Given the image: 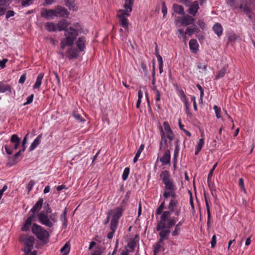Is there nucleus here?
I'll return each instance as SVG.
<instances>
[{"label": "nucleus", "mask_w": 255, "mask_h": 255, "mask_svg": "<svg viewBox=\"0 0 255 255\" xmlns=\"http://www.w3.org/2000/svg\"><path fill=\"white\" fill-rule=\"evenodd\" d=\"M179 151V146L178 145V140H177L176 144H175V148L174 149V156H178Z\"/></svg>", "instance_id": "nucleus-52"}, {"label": "nucleus", "mask_w": 255, "mask_h": 255, "mask_svg": "<svg viewBox=\"0 0 255 255\" xmlns=\"http://www.w3.org/2000/svg\"><path fill=\"white\" fill-rule=\"evenodd\" d=\"M163 125L164 128V130L166 131L167 133L172 131L169 126V125L167 122H164Z\"/></svg>", "instance_id": "nucleus-46"}, {"label": "nucleus", "mask_w": 255, "mask_h": 255, "mask_svg": "<svg viewBox=\"0 0 255 255\" xmlns=\"http://www.w3.org/2000/svg\"><path fill=\"white\" fill-rule=\"evenodd\" d=\"M160 232L159 233V235L160 237V242H161L165 240H168L169 238V235L170 233V231L169 229L165 230L162 229L160 230Z\"/></svg>", "instance_id": "nucleus-20"}, {"label": "nucleus", "mask_w": 255, "mask_h": 255, "mask_svg": "<svg viewBox=\"0 0 255 255\" xmlns=\"http://www.w3.org/2000/svg\"><path fill=\"white\" fill-rule=\"evenodd\" d=\"M200 31L199 29L195 25L192 27H187L185 31V34H188L189 36L192 35L194 33H198Z\"/></svg>", "instance_id": "nucleus-27"}, {"label": "nucleus", "mask_w": 255, "mask_h": 255, "mask_svg": "<svg viewBox=\"0 0 255 255\" xmlns=\"http://www.w3.org/2000/svg\"><path fill=\"white\" fill-rule=\"evenodd\" d=\"M133 4V0H126V2L124 5L125 9H124V11L128 13H130L132 11V6Z\"/></svg>", "instance_id": "nucleus-23"}, {"label": "nucleus", "mask_w": 255, "mask_h": 255, "mask_svg": "<svg viewBox=\"0 0 255 255\" xmlns=\"http://www.w3.org/2000/svg\"><path fill=\"white\" fill-rule=\"evenodd\" d=\"M118 17L119 18L120 24L125 29L128 27V22L127 17L129 16L130 13L124 11V9H120L118 11Z\"/></svg>", "instance_id": "nucleus-11"}, {"label": "nucleus", "mask_w": 255, "mask_h": 255, "mask_svg": "<svg viewBox=\"0 0 255 255\" xmlns=\"http://www.w3.org/2000/svg\"><path fill=\"white\" fill-rule=\"evenodd\" d=\"M197 67L199 69H201L204 71H205L207 70V66L202 64L201 63H199L198 64Z\"/></svg>", "instance_id": "nucleus-57"}, {"label": "nucleus", "mask_w": 255, "mask_h": 255, "mask_svg": "<svg viewBox=\"0 0 255 255\" xmlns=\"http://www.w3.org/2000/svg\"><path fill=\"white\" fill-rule=\"evenodd\" d=\"M144 146L143 144H141L140 145V146H139L137 151L136 152V154H135V156H134V157L133 158V163H135L137 161V160L138 157H139L141 152L143 150Z\"/></svg>", "instance_id": "nucleus-36"}, {"label": "nucleus", "mask_w": 255, "mask_h": 255, "mask_svg": "<svg viewBox=\"0 0 255 255\" xmlns=\"http://www.w3.org/2000/svg\"><path fill=\"white\" fill-rule=\"evenodd\" d=\"M45 27L49 31H55L56 30V25L52 22H47Z\"/></svg>", "instance_id": "nucleus-37"}, {"label": "nucleus", "mask_w": 255, "mask_h": 255, "mask_svg": "<svg viewBox=\"0 0 255 255\" xmlns=\"http://www.w3.org/2000/svg\"><path fill=\"white\" fill-rule=\"evenodd\" d=\"M239 185L240 186L242 190H243L245 193L246 192V190L245 187L244 186V179L243 178H240L239 181Z\"/></svg>", "instance_id": "nucleus-47"}, {"label": "nucleus", "mask_w": 255, "mask_h": 255, "mask_svg": "<svg viewBox=\"0 0 255 255\" xmlns=\"http://www.w3.org/2000/svg\"><path fill=\"white\" fill-rule=\"evenodd\" d=\"M170 214L169 212H163L160 217V220L156 227V230L159 231L162 229L168 228L169 230L176 224V221L173 218H170Z\"/></svg>", "instance_id": "nucleus-4"}, {"label": "nucleus", "mask_w": 255, "mask_h": 255, "mask_svg": "<svg viewBox=\"0 0 255 255\" xmlns=\"http://www.w3.org/2000/svg\"><path fill=\"white\" fill-rule=\"evenodd\" d=\"M55 16L67 18L68 17L69 12L66 8L60 5L56 6L55 8Z\"/></svg>", "instance_id": "nucleus-12"}, {"label": "nucleus", "mask_w": 255, "mask_h": 255, "mask_svg": "<svg viewBox=\"0 0 255 255\" xmlns=\"http://www.w3.org/2000/svg\"><path fill=\"white\" fill-rule=\"evenodd\" d=\"M128 254L129 251L127 247H125V248L121 251L120 255H128Z\"/></svg>", "instance_id": "nucleus-59"}, {"label": "nucleus", "mask_w": 255, "mask_h": 255, "mask_svg": "<svg viewBox=\"0 0 255 255\" xmlns=\"http://www.w3.org/2000/svg\"><path fill=\"white\" fill-rule=\"evenodd\" d=\"M20 239L24 245V248L22 249V251H27V252H31L34 246V238L32 236L23 235L21 236Z\"/></svg>", "instance_id": "nucleus-9"}, {"label": "nucleus", "mask_w": 255, "mask_h": 255, "mask_svg": "<svg viewBox=\"0 0 255 255\" xmlns=\"http://www.w3.org/2000/svg\"><path fill=\"white\" fill-rule=\"evenodd\" d=\"M35 217L36 215L34 214H32L31 215L28 217L26 219L25 223L23 224L21 230L23 232H27L29 231L30 226L31 225V223L32 221H34Z\"/></svg>", "instance_id": "nucleus-13"}, {"label": "nucleus", "mask_w": 255, "mask_h": 255, "mask_svg": "<svg viewBox=\"0 0 255 255\" xmlns=\"http://www.w3.org/2000/svg\"><path fill=\"white\" fill-rule=\"evenodd\" d=\"M26 80V76L25 74H22L19 80V83L22 84Z\"/></svg>", "instance_id": "nucleus-64"}, {"label": "nucleus", "mask_w": 255, "mask_h": 255, "mask_svg": "<svg viewBox=\"0 0 255 255\" xmlns=\"http://www.w3.org/2000/svg\"><path fill=\"white\" fill-rule=\"evenodd\" d=\"M178 207L179 206L178 201L175 199H172L170 201L168 206V209L169 211H167V212H169V214H171V213L173 212L175 209H177Z\"/></svg>", "instance_id": "nucleus-18"}, {"label": "nucleus", "mask_w": 255, "mask_h": 255, "mask_svg": "<svg viewBox=\"0 0 255 255\" xmlns=\"http://www.w3.org/2000/svg\"><path fill=\"white\" fill-rule=\"evenodd\" d=\"M206 209H207V216H208L207 226L209 227L210 225V222H211V212H210V210L209 204L206 205Z\"/></svg>", "instance_id": "nucleus-38"}, {"label": "nucleus", "mask_w": 255, "mask_h": 255, "mask_svg": "<svg viewBox=\"0 0 255 255\" xmlns=\"http://www.w3.org/2000/svg\"><path fill=\"white\" fill-rule=\"evenodd\" d=\"M160 161L162 165L169 164L170 161V151L169 149L165 150L163 156L160 158Z\"/></svg>", "instance_id": "nucleus-15"}, {"label": "nucleus", "mask_w": 255, "mask_h": 255, "mask_svg": "<svg viewBox=\"0 0 255 255\" xmlns=\"http://www.w3.org/2000/svg\"><path fill=\"white\" fill-rule=\"evenodd\" d=\"M204 144V138H201L199 139L198 142L197 143L196 146V149L195 151V154L196 155H198L199 152L201 150L203 145Z\"/></svg>", "instance_id": "nucleus-31"}, {"label": "nucleus", "mask_w": 255, "mask_h": 255, "mask_svg": "<svg viewBox=\"0 0 255 255\" xmlns=\"http://www.w3.org/2000/svg\"><path fill=\"white\" fill-rule=\"evenodd\" d=\"M70 250V246L69 243H66L64 246L61 249L60 252L63 254H66L67 255Z\"/></svg>", "instance_id": "nucleus-35"}, {"label": "nucleus", "mask_w": 255, "mask_h": 255, "mask_svg": "<svg viewBox=\"0 0 255 255\" xmlns=\"http://www.w3.org/2000/svg\"><path fill=\"white\" fill-rule=\"evenodd\" d=\"M33 97H34L33 94H31V95L28 96L27 98V101H26V102L24 103L23 105H26L30 104L33 101Z\"/></svg>", "instance_id": "nucleus-53"}, {"label": "nucleus", "mask_w": 255, "mask_h": 255, "mask_svg": "<svg viewBox=\"0 0 255 255\" xmlns=\"http://www.w3.org/2000/svg\"><path fill=\"white\" fill-rule=\"evenodd\" d=\"M190 50L194 53H196L198 50V44L197 40L194 39H192L189 42Z\"/></svg>", "instance_id": "nucleus-24"}, {"label": "nucleus", "mask_w": 255, "mask_h": 255, "mask_svg": "<svg viewBox=\"0 0 255 255\" xmlns=\"http://www.w3.org/2000/svg\"><path fill=\"white\" fill-rule=\"evenodd\" d=\"M34 0H22L21 1V5L22 7L29 6L32 4Z\"/></svg>", "instance_id": "nucleus-44"}, {"label": "nucleus", "mask_w": 255, "mask_h": 255, "mask_svg": "<svg viewBox=\"0 0 255 255\" xmlns=\"http://www.w3.org/2000/svg\"><path fill=\"white\" fill-rule=\"evenodd\" d=\"M178 2L182 3L186 6L189 7L187 12L191 15L194 16L197 13L199 9L200 8L199 2L197 0H195L191 2L192 0H177ZM200 4L202 5L206 2V0H200Z\"/></svg>", "instance_id": "nucleus-5"}, {"label": "nucleus", "mask_w": 255, "mask_h": 255, "mask_svg": "<svg viewBox=\"0 0 255 255\" xmlns=\"http://www.w3.org/2000/svg\"><path fill=\"white\" fill-rule=\"evenodd\" d=\"M43 77H44L43 73H41L39 74V75H38V76L37 77L36 82H35L34 85H33V89H38L40 87V86L41 85V83H42V80Z\"/></svg>", "instance_id": "nucleus-29"}, {"label": "nucleus", "mask_w": 255, "mask_h": 255, "mask_svg": "<svg viewBox=\"0 0 255 255\" xmlns=\"http://www.w3.org/2000/svg\"><path fill=\"white\" fill-rule=\"evenodd\" d=\"M43 202V199L40 198L38 199L35 204L34 205L33 208L30 210V212L34 214L35 213H38L41 209Z\"/></svg>", "instance_id": "nucleus-17"}, {"label": "nucleus", "mask_w": 255, "mask_h": 255, "mask_svg": "<svg viewBox=\"0 0 255 255\" xmlns=\"http://www.w3.org/2000/svg\"><path fill=\"white\" fill-rule=\"evenodd\" d=\"M163 141L164 142V143L165 144V145L167 146V140L165 137L164 133L163 132H162V135H161V141L160 143V145L162 144Z\"/></svg>", "instance_id": "nucleus-58"}, {"label": "nucleus", "mask_w": 255, "mask_h": 255, "mask_svg": "<svg viewBox=\"0 0 255 255\" xmlns=\"http://www.w3.org/2000/svg\"><path fill=\"white\" fill-rule=\"evenodd\" d=\"M67 53L70 59L77 58L78 57V50L76 48H70L68 49Z\"/></svg>", "instance_id": "nucleus-22"}, {"label": "nucleus", "mask_w": 255, "mask_h": 255, "mask_svg": "<svg viewBox=\"0 0 255 255\" xmlns=\"http://www.w3.org/2000/svg\"><path fill=\"white\" fill-rule=\"evenodd\" d=\"M216 244V237L215 235H213L211 240V248H214Z\"/></svg>", "instance_id": "nucleus-55"}, {"label": "nucleus", "mask_w": 255, "mask_h": 255, "mask_svg": "<svg viewBox=\"0 0 255 255\" xmlns=\"http://www.w3.org/2000/svg\"><path fill=\"white\" fill-rule=\"evenodd\" d=\"M164 204H165V202L164 201H163L161 204L160 205H159V206L158 207V208L156 209V215H160L161 214V213L162 214V211L164 209Z\"/></svg>", "instance_id": "nucleus-41"}, {"label": "nucleus", "mask_w": 255, "mask_h": 255, "mask_svg": "<svg viewBox=\"0 0 255 255\" xmlns=\"http://www.w3.org/2000/svg\"><path fill=\"white\" fill-rule=\"evenodd\" d=\"M162 12L163 14V17H165L167 13V8L165 1H163L162 3Z\"/></svg>", "instance_id": "nucleus-48"}, {"label": "nucleus", "mask_w": 255, "mask_h": 255, "mask_svg": "<svg viewBox=\"0 0 255 255\" xmlns=\"http://www.w3.org/2000/svg\"><path fill=\"white\" fill-rule=\"evenodd\" d=\"M86 38L84 36L79 37L76 42V46L80 52L84 51L86 48Z\"/></svg>", "instance_id": "nucleus-14"}, {"label": "nucleus", "mask_w": 255, "mask_h": 255, "mask_svg": "<svg viewBox=\"0 0 255 255\" xmlns=\"http://www.w3.org/2000/svg\"><path fill=\"white\" fill-rule=\"evenodd\" d=\"M197 24L200 26V27L202 29L204 28L205 24L203 20H198Z\"/></svg>", "instance_id": "nucleus-63"}, {"label": "nucleus", "mask_w": 255, "mask_h": 255, "mask_svg": "<svg viewBox=\"0 0 255 255\" xmlns=\"http://www.w3.org/2000/svg\"><path fill=\"white\" fill-rule=\"evenodd\" d=\"M160 176L162 180V182L165 185L164 188L165 190L170 191L176 190V186L174 184L172 180L171 179V176L168 171H163Z\"/></svg>", "instance_id": "nucleus-8"}, {"label": "nucleus", "mask_w": 255, "mask_h": 255, "mask_svg": "<svg viewBox=\"0 0 255 255\" xmlns=\"http://www.w3.org/2000/svg\"><path fill=\"white\" fill-rule=\"evenodd\" d=\"M73 115L77 121H79V122H84V120L79 114H76V113H73Z\"/></svg>", "instance_id": "nucleus-54"}, {"label": "nucleus", "mask_w": 255, "mask_h": 255, "mask_svg": "<svg viewBox=\"0 0 255 255\" xmlns=\"http://www.w3.org/2000/svg\"><path fill=\"white\" fill-rule=\"evenodd\" d=\"M180 93L181 100L183 101V102L184 103V105H188V98H187V96L185 95V94H184L183 91L181 90Z\"/></svg>", "instance_id": "nucleus-40"}, {"label": "nucleus", "mask_w": 255, "mask_h": 255, "mask_svg": "<svg viewBox=\"0 0 255 255\" xmlns=\"http://www.w3.org/2000/svg\"><path fill=\"white\" fill-rule=\"evenodd\" d=\"M31 231L38 239L45 243L47 242L49 234L42 227L34 223L32 225Z\"/></svg>", "instance_id": "nucleus-7"}, {"label": "nucleus", "mask_w": 255, "mask_h": 255, "mask_svg": "<svg viewBox=\"0 0 255 255\" xmlns=\"http://www.w3.org/2000/svg\"><path fill=\"white\" fill-rule=\"evenodd\" d=\"M164 243L163 241L161 242H160V240L158 241L156 243V245L154 246V255H156L157 253H159L160 251V249L161 248H163Z\"/></svg>", "instance_id": "nucleus-33"}, {"label": "nucleus", "mask_w": 255, "mask_h": 255, "mask_svg": "<svg viewBox=\"0 0 255 255\" xmlns=\"http://www.w3.org/2000/svg\"><path fill=\"white\" fill-rule=\"evenodd\" d=\"M181 228L175 226L174 230L172 232L173 236H177L180 234Z\"/></svg>", "instance_id": "nucleus-45"}, {"label": "nucleus", "mask_w": 255, "mask_h": 255, "mask_svg": "<svg viewBox=\"0 0 255 255\" xmlns=\"http://www.w3.org/2000/svg\"><path fill=\"white\" fill-rule=\"evenodd\" d=\"M115 211H116L113 212V211L112 210H110L108 212V213H107V217L106 220L104 223V225H107L109 222L110 219L111 215L112 213H114V212Z\"/></svg>", "instance_id": "nucleus-50"}, {"label": "nucleus", "mask_w": 255, "mask_h": 255, "mask_svg": "<svg viewBox=\"0 0 255 255\" xmlns=\"http://www.w3.org/2000/svg\"><path fill=\"white\" fill-rule=\"evenodd\" d=\"M14 12L13 10H8L7 11L5 18L6 19L9 18V17L13 16L14 15Z\"/></svg>", "instance_id": "nucleus-56"}, {"label": "nucleus", "mask_w": 255, "mask_h": 255, "mask_svg": "<svg viewBox=\"0 0 255 255\" xmlns=\"http://www.w3.org/2000/svg\"><path fill=\"white\" fill-rule=\"evenodd\" d=\"M21 154V151H18L17 152H16L13 157V161L14 162V163L17 162V161L16 160V158L20 156Z\"/></svg>", "instance_id": "nucleus-61"}, {"label": "nucleus", "mask_w": 255, "mask_h": 255, "mask_svg": "<svg viewBox=\"0 0 255 255\" xmlns=\"http://www.w3.org/2000/svg\"><path fill=\"white\" fill-rule=\"evenodd\" d=\"M11 89L10 85L3 82H0V93L7 92L10 94L11 93Z\"/></svg>", "instance_id": "nucleus-19"}, {"label": "nucleus", "mask_w": 255, "mask_h": 255, "mask_svg": "<svg viewBox=\"0 0 255 255\" xmlns=\"http://www.w3.org/2000/svg\"><path fill=\"white\" fill-rule=\"evenodd\" d=\"M79 34V30L73 27H70L65 30V38L61 40V47L64 49L66 46H71L73 44L74 40Z\"/></svg>", "instance_id": "nucleus-2"}, {"label": "nucleus", "mask_w": 255, "mask_h": 255, "mask_svg": "<svg viewBox=\"0 0 255 255\" xmlns=\"http://www.w3.org/2000/svg\"><path fill=\"white\" fill-rule=\"evenodd\" d=\"M68 23L65 19H62L61 20L59 21L57 24V29L60 31L62 30L65 31V30H66V29L68 28Z\"/></svg>", "instance_id": "nucleus-21"}, {"label": "nucleus", "mask_w": 255, "mask_h": 255, "mask_svg": "<svg viewBox=\"0 0 255 255\" xmlns=\"http://www.w3.org/2000/svg\"><path fill=\"white\" fill-rule=\"evenodd\" d=\"M42 137L41 134H39L33 141V142L31 143L30 147L29 150H33L37 145H38L40 142L41 138Z\"/></svg>", "instance_id": "nucleus-30"}, {"label": "nucleus", "mask_w": 255, "mask_h": 255, "mask_svg": "<svg viewBox=\"0 0 255 255\" xmlns=\"http://www.w3.org/2000/svg\"><path fill=\"white\" fill-rule=\"evenodd\" d=\"M35 184V182L34 180H31L29 182V183L27 185V189L28 190V192H29L31 190Z\"/></svg>", "instance_id": "nucleus-51"}, {"label": "nucleus", "mask_w": 255, "mask_h": 255, "mask_svg": "<svg viewBox=\"0 0 255 255\" xmlns=\"http://www.w3.org/2000/svg\"><path fill=\"white\" fill-rule=\"evenodd\" d=\"M42 15L46 18H52L55 16V10L53 9H45L42 12Z\"/></svg>", "instance_id": "nucleus-26"}, {"label": "nucleus", "mask_w": 255, "mask_h": 255, "mask_svg": "<svg viewBox=\"0 0 255 255\" xmlns=\"http://www.w3.org/2000/svg\"><path fill=\"white\" fill-rule=\"evenodd\" d=\"M195 19L192 16L187 14L185 15L181 20V24L182 25H188L194 23Z\"/></svg>", "instance_id": "nucleus-16"}, {"label": "nucleus", "mask_w": 255, "mask_h": 255, "mask_svg": "<svg viewBox=\"0 0 255 255\" xmlns=\"http://www.w3.org/2000/svg\"><path fill=\"white\" fill-rule=\"evenodd\" d=\"M136 243L135 240H132L128 244V247L131 249L130 252H133L136 247Z\"/></svg>", "instance_id": "nucleus-42"}, {"label": "nucleus", "mask_w": 255, "mask_h": 255, "mask_svg": "<svg viewBox=\"0 0 255 255\" xmlns=\"http://www.w3.org/2000/svg\"><path fill=\"white\" fill-rule=\"evenodd\" d=\"M47 209L44 212H39L37 215L39 222L42 225L51 228L54 223L57 221V213H51L52 210L49 207L48 204H47Z\"/></svg>", "instance_id": "nucleus-1"}, {"label": "nucleus", "mask_w": 255, "mask_h": 255, "mask_svg": "<svg viewBox=\"0 0 255 255\" xmlns=\"http://www.w3.org/2000/svg\"><path fill=\"white\" fill-rule=\"evenodd\" d=\"M213 109L215 110L216 116L218 119L220 118L221 117L220 112V108H219L217 105H214Z\"/></svg>", "instance_id": "nucleus-49"}, {"label": "nucleus", "mask_w": 255, "mask_h": 255, "mask_svg": "<svg viewBox=\"0 0 255 255\" xmlns=\"http://www.w3.org/2000/svg\"><path fill=\"white\" fill-rule=\"evenodd\" d=\"M129 168L128 167L126 168L124 171L123 176H122L123 180L125 181L127 179L128 176L129 175Z\"/></svg>", "instance_id": "nucleus-43"}, {"label": "nucleus", "mask_w": 255, "mask_h": 255, "mask_svg": "<svg viewBox=\"0 0 255 255\" xmlns=\"http://www.w3.org/2000/svg\"><path fill=\"white\" fill-rule=\"evenodd\" d=\"M173 9L176 13L184 15L185 14L183 6L174 3L173 5Z\"/></svg>", "instance_id": "nucleus-28"}, {"label": "nucleus", "mask_w": 255, "mask_h": 255, "mask_svg": "<svg viewBox=\"0 0 255 255\" xmlns=\"http://www.w3.org/2000/svg\"><path fill=\"white\" fill-rule=\"evenodd\" d=\"M167 137L170 140H172L174 138V134L172 131L167 133Z\"/></svg>", "instance_id": "nucleus-62"}, {"label": "nucleus", "mask_w": 255, "mask_h": 255, "mask_svg": "<svg viewBox=\"0 0 255 255\" xmlns=\"http://www.w3.org/2000/svg\"><path fill=\"white\" fill-rule=\"evenodd\" d=\"M8 61L7 59H3L2 60L0 61V67L3 68L5 67V63Z\"/></svg>", "instance_id": "nucleus-60"}, {"label": "nucleus", "mask_w": 255, "mask_h": 255, "mask_svg": "<svg viewBox=\"0 0 255 255\" xmlns=\"http://www.w3.org/2000/svg\"><path fill=\"white\" fill-rule=\"evenodd\" d=\"M227 71V68L224 67L222 68L220 70H219L216 75V79H218L223 77Z\"/></svg>", "instance_id": "nucleus-34"}, {"label": "nucleus", "mask_w": 255, "mask_h": 255, "mask_svg": "<svg viewBox=\"0 0 255 255\" xmlns=\"http://www.w3.org/2000/svg\"><path fill=\"white\" fill-rule=\"evenodd\" d=\"M66 209H65L60 215V220L63 223V225L65 227V228L67 227L68 223V221L66 218Z\"/></svg>", "instance_id": "nucleus-32"}, {"label": "nucleus", "mask_w": 255, "mask_h": 255, "mask_svg": "<svg viewBox=\"0 0 255 255\" xmlns=\"http://www.w3.org/2000/svg\"><path fill=\"white\" fill-rule=\"evenodd\" d=\"M65 5L70 9H73L74 8V0H64Z\"/></svg>", "instance_id": "nucleus-39"}, {"label": "nucleus", "mask_w": 255, "mask_h": 255, "mask_svg": "<svg viewBox=\"0 0 255 255\" xmlns=\"http://www.w3.org/2000/svg\"><path fill=\"white\" fill-rule=\"evenodd\" d=\"M122 212L123 210L122 208H117L116 211L114 212L110 224L111 232L109 233L107 235V237L109 239H112L114 236L119 223V220L122 215Z\"/></svg>", "instance_id": "nucleus-6"}, {"label": "nucleus", "mask_w": 255, "mask_h": 255, "mask_svg": "<svg viewBox=\"0 0 255 255\" xmlns=\"http://www.w3.org/2000/svg\"><path fill=\"white\" fill-rule=\"evenodd\" d=\"M10 141L13 144L12 148L8 145H5L4 146L6 152L8 155H11L12 153V149L16 150L18 148L20 143V138L17 134H14L11 135Z\"/></svg>", "instance_id": "nucleus-10"}, {"label": "nucleus", "mask_w": 255, "mask_h": 255, "mask_svg": "<svg viewBox=\"0 0 255 255\" xmlns=\"http://www.w3.org/2000/svg\"><path fill=\"white\" fill-rule=\"evenodd\" d=\"M213 30L218 36H220L223 33V27L219 23H216L213 26Z\"/></svg>", "instance_id": "nucleus-25"}, {"label": "nucleus", "mask_w": 255, "mask_h": 255, "mask_svg": "<svg viewBox=\"0 0 255 255\" xmlns=\"http://www.w3.org/2000/svg\"><path fill=\"white\" fill-rule=\"evenodd\" d=\"M228 4L233 9H239L244 12L249 18H252V10L246 0H227Z\"/></svg>", "instance_id": "nucleus-3"}]
</instances>
